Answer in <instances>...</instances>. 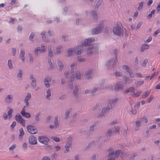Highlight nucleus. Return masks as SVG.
I'll list each match as a JSON object with an SVG mask.
<instances>
[{
	"label": "nucleus",
	"instance_id": "3c124183",
	"mask_svg": "<svg viewBox=\"0 0 160 160\" xmlns=\"http://www.w3.org/2000/svg\"><path fill=\"white\" fill-rule=\"evenodd\" d=\"M71 76H70V78H69V81L71 82H72L74 80V76L73 74V73H71Z\"/></svg>",
	"mask_w": 160,
	"mask_h": 160
},
{
	"label": "nucleus",
	"instance_id": "13d9d810",
	"mask_svg": "<svg viewBox=\"0 0 160 160\" xmlns=\"http://www.w3.org/2000/svg\"><path fill=\"white\" fill-rule=\"evenodd\" d=\"M19 72L18 74L17 77L18 78H21L22 75V72L21 70H19Z\"/></svg>",
	"mask_w": 160,
	"mask_h": 160
},
{
	"label": "nucleus",
	"instance_id": "a878e982",
	"mask_svg": "<svg viewBox=\"0 0 160 160\" xmlns=\"http://www.w3.org/2000/svg\"><path fill=\"white\" fill-rule=\"evenodd\" d=\"M108 152L109 153L108 157V158H112L113 157L114 152L113 149L112 148H110L108 150Z\"/></svg>",
	"mask_w": 160,
	"mask_h": 160
},
{
	"label": "nucleus",
	"instance_id": "0eeeda50",
	"mask_svg": "<svg viewBox=\"0 0 160 160\" xmlns=\"http://www.w3.org/2000/svg\"><path fill=\"white\" fill-rule=\"evenodd\" d=\"M98 47L97 45L95 48L93 45L89 46L87 49V54H92L93 52L98 51Z\"/></svg>",
	"mask_w": 160,
	"mask_h": 160
},
{
	"label": "nucleus",
	"instance_id": "f257e3e1",
	"mask_svg": "<svg viewBox=\"0 0 160 160\" xmlns=\"http://www.w3.org/2000/svg\"><path fill=\"white\" fill-rule=\"evenodd\" d=\"M112 31L115 35L119 36L123 35V30L120 25H117L114 27L112 29Z\"/></svg>",
	"mask_w": 160,
	"mask_h": 160
},
{
	"label": "nucleus",
	"instance_id": "c85d7f7f",
	"mask_svg": "<svg viewBox=\"0 0 160 160\" xmlns=\"http://www.w3.org/2000/svg\"><path fill=\"white\" fill-rule=\"evenodd\" d=\"M72 109L71 108H69L67 110L65 114V119H67L68 118L69 114L72 111Z\"/></svg>",
	"mask_w": 160,
	"mask_h": 160
},
{
	"label": "nucleus",
	"instance_id": "473e14b6",
	"mask_svg": "<svg viewBox=\"0 0 160 160\" xmlns=\"http://www.w3.org/2000/svg\"><path fill=\"white\" fill-rule=\"evenodd\" d=\"M58 66L59 67V70H61L63 68V64L61 61L59 60H58Z\"/></svg>",
	"mask_w": 160,
	"mask_h": 160
},
{
	"label": "nucleus",
	"instance_id": "8fccbe9b",
	"mask_svg": "<svg viewBox=\"0 0 160 160\" xmlns=\"http://www.w3.org/2000/svg\"><path fill=\"white\" fill-rule=\"evenodd\" d=\"M15 118L16 120L18 122V120L21 119L22 117L20 114L18 113L16 114Z\"/></svg>",
	"mask_w": 160,
	"mask_h": 160
},
{
	"label": "nucleus",
	"instance_id": "e433bc0d",
	"mask_svg": "<svg viewBox=\"0 0 160 160\" xmlns=\"http://www.w3.org/2000/svg\"><path fill=\"white\" fill-rule=\"evenodd\" d=\"M62 48V47L61 46H58L56 49V53L60 54L61 53V49Z\"/></svg>",
	"mask_w": 160,
	"mask_h": 160
},
{
	"label": "nucleus",
	"instance_id": "680f3d73",
	"mask_svg": "<svg viewBox=\"0 0 160 160\" xmlns=\"http://www.w3.org/2000/svg\"><path fill=\"white\" fill-rule=\"evenodd\" d=\"M141 123V122L140 119L139 120L136 121L135 122L136 125L137 127L140 126Z\"/></svg>",
	"mask_w": 160,
	"mask_h": 160
},
{
	"label": "nucleus",
	"instance_id": "864d4df0",
	"mask_svg": "<svg viewBox=\"0 0 160 160\" xmlns=\"http://www.w3.org/2000/svg\"><path fill=\"white\" fill-rule=\"evenodd\" d=\"M54 125L55 126V127H57L58 126V117H55L54 120Z\"/></svg>",
	"mask_w": 160,
	"mask_h": 160
},
{
	"label": "nucleus",
	"instance_id": "aec40b11",
	"mask_svg": "<svg viewBox=\"0 0 160 160\" xmlns=\"http://www.w3.org/2000/svg\"><path fill=\"white\" fill-rule=\"evenodd\" d=\"M29 143L33 145H35L37 144V139L36 138L33 136L29 137Z\"/></svg>",
	"mask_w": 160,
	"mask_h": 160
},
{
	"label": "nucleus",
	"instance_id": "39448f33",
	"mask_svg": "<svg viewBox=\"0 0 160 160\" xmlns=\"http://www.w3.org/2000/svg\"><path fill=\"white\" fill-rule=\"evenodd\" d=\"M112 130L110 128L108 129L107 130L103 141L104 142H108L110 140L112 134Z\"/></svg>",
	"mask_w": 160,
	"mask_h": 160
},
{
	"label": "nucleus",
	"instance_id": "a211bd4d",
	"mask_svg": "<svg viewBox=\"0 0 160 160\" xmlns=\"http://www.w3.org/2000/svg\"><path fill=\"white\" fill-rule=\"evenodd\" d=\"M30 78L31 81V86L34 88H36L37 86L36 80L34 77L33 75L31 74L30 76Z\"/></svg>",
	"mask_w": 160,
	"mask_h": 160
},
{
	"label": "nucleus",
	"instance_id": "4d7b16f0",
	"mask_svg": "<svg viewBox=\"0 0 160 160\" xmlns=\"http://www.w3.org/2000/svg\"><path fill=\"white\" fill-rule=\"evenodd\" d=\"M70 73L69 71H65L64 72V76L65 78L68 79V78L69 76H70Z\"/></svg>",
	"mask_w": 160,
	"mask_h": 160
},
{
	"label": "nucleus",
	"instance_id": "5701e85b",
	"mask_svg": "<svg viewBox=\"0 0 160 160\" xmlns=\"http://www.w3.org/2000/svg\"><path fill=\"white\" fill-rule=\"evenodd\" d=\"M109 110L107 109V106L106 108H103L101 112L99 114L98 116V117H102L104 115H105L107 111H108Z\"/></svg>",
	"mask_w": 160,
	"mask_h": 160
},
{
	"label": "nucleus",
	"instance_id": "a19ab883",
	"mask_svg": "<svg viewBox=\"0 0 160 160\" xmlns=\"http://www.w3.org/2000/svg\"><path fill=\"white\" fill-rule=\"evenodd\" d=\"M46 32H42L41 33V35L42 39V40H44V41H45V42H48L49 41L48 40H46L45 41V40L46 39V38L45 36Z\"/></svg>",
	"mask_w": 160,
	"mask_h": 160
},
{
	"label": "nucleus",
	"instance_id": "cd10ccee",
	"mask_svg": "<svg viewBox=\"0 0 160 160\" xmlns=\"http://www.w3.org/2000/svg\"><path fill=\"white\" fill-rule=\"evenodd\" d=\"M40 115L41 113L39 112L35 115V122L36 123H38L40 121Z\"/></svg>",
	"mask_w": 160,
	"mask_h": 160
},
{
	"label": "nucleus",
	"instance_id": "9b49d317",
	"mask_svg": "<svg viewBox=\"0 0 160 160\" xmlns=\"http://www.w3.org/2000/svg\"><path fill=\"white\" fill-rule=\"evenodd\" d=\"M32 95L30 93L28 92L27 95L25 96L24 99V102L26 104V107H29L30 106L28 101L31 98Z\"/></svg>",
	"mask_w": 160,
	"mask_h": 160
},
{
	"label": "nucleus",
	"instance_id": "c03bdc74",
	"mask_svg": "<svg viewBox=\"0 0 160 160\" xmlns=\"http://www.w3.org/2000/svg\"><path fill=\"white\" fill-rule=\"evenodd\" d=\"M25 51L24 49H21L20 51V58H24L25 55Z\"/></svg>",
	"mask_w": 160,
	"mask_h": 160
},
{
	"label": "nucleus",
	"instance_id": "4c0bfd02",
	"mask_svg": "<svg viewBox=\"0 0 160 160\" xmlns=\"http://www.w3.org/2000/svg\"><path fill=\"white\" fill-rule=\"evenodd\" d=\"M142 93L141 91L137 92L136 93L134 92L132 94V95L133 97H136L139 96Z\"/></svg>",
	"mask_w": 160,
	"mask_h": 160
},
{
	"label": "nucleus",
	"instance_id": "412c9836",
	"mask_svg": "<svg viewBox=\"0 0 160 160\" xmlns=\"http://www.w3.org/2000/svg\"><path fill=\"white\" fill-rule=\"evenodd\" d=\"M135 92V88L133 87H131L128 89L125 90L124 91V92L125 93H128L129 92H130L131 93H133Z\"/></svg>",
	"mask_w": 160,
	"mask_h": 160
},
{
	"label": "nucleus",
	"instance_id": "6ab92c4d",
	"mask_svg": "<svg viewBox=\"0 0 160 160\" xmlns=\"http://www.w3.org/2000/svg\"><path fill=\"white\" fill-rule=\"evenodd\" d=\"M13 99V97L12 95L9 94L7 95L5 98V102L8 104L12 102Z\"/></svg>",
	"mask_w": 160,
	"mask_h": 160
},
{
	"label": "nucleus",
	"instance_id": "c9c22d12",
	"mask_svg": "<svg viewBox=\"0 0 160 160\" xmlns=\"http://www.w3.org/2000/svg\"><path fill=\"white\" fill-rule=\"evenodd\" d=\"M18 123L21 124L22 126L25 127L26 126L25 120L22 118L17 122Z\"/></svg>",
	"mask_w": 160,
	"mask_h": 160
},
{
	"label": "nucleus",
	"instance_id": "bf43d9fd",
	"mask_svg": "<svg viewBox=\"0 0 160 160\" xmlns=\"http://www.w3.org/2000/svg\"><path fill=\"white\" fill-rule=\"evenodd\" d=\"M96 126L95 123H93L90 127V130L91 131H93L94 130V127Z\"/></svg>",
	"mask_w": 160,
	"mask_h": 160
},
{
	"label": "nucleus",
	"instance_id": "0e129e2a",
	"mask_svg": "<svg viewBox=\"0 0 160 160\" xmlns=\"http://www.w3.org/2000/svg\"><path fill=\"white\" fill-rule=\"evenodd\" d=\"M22 147L23 150L25 151H26L28 148V145L27 143L26 142L24 143L22 145Z\"/></svg>",
	"mask_w": 160,
	"mask_h": 160
},
{
	"label": "nucleus",
	"instance_id": "2f4dec72",
	"mask_svg": "<svg viewBox=\"0 0 160 160\" xmlns=\"http://www.w3.org/2000/svg\"><path fill=\"white\" fill-rule=\"evenodd\" d=\"M13 112V110L12 108L10 109L8 111V118L9 119H10L11 118L12 115V113Z\"/></svg>",
	"mask_w": 160,
	"mask_h": 160
},
{
	"label": "nucleus",
	"instance_id": "7c9ffc66",
	"mask_svg": "<svg viewBox=\"0 0 160 160\" xmlns=\"http://www.w3.org/2000/svg\"><path fill=\"white\" fill-rule=\"evenodd\" d=\"M150 93V91L149 90L146 91L142 95V98H145L148 97Z\"/></svg>",
	"mask_w": 160,
	"mask_h": 160
},
{
	"label": "nucleus",
	"instance_id": "49530a36",
	"mask_svg": "<svg viewBox=\"0 0 160 160\" xmlns=\"http://www.w3.org/2000/svg\"><path fill=\"white\" fill-rule=\"evenodd\" d=\"M137 154L136 152H134L131 156V157L129 158V160H134V159L137 156Z\"/></svg>",
	"mask_w": 160,
	"mask_h": 160
},
{
	"label": "nucleus",
	"instance_id": "72a5a7b5",
	"mask_svg": "<svg viewBox=\"0 0 160 160\" xmlns=\"http://www.w3.org/2000/svg\"><path fill=\"white\" fill-rule=\"evenodd\" d=\"M91 14L93 18L95 20H97L98 19V16L97 13L95 11H93L91 12Z\"/></svg>",
	"mask_w": 160,
	"mask_h": 160
},
{
	"label": "nucleus",
	"instance_id": "f3484780",
	"mask_svg": "<svg viewBox=\"0 0 160 160\" xmlns=\"http://www.w3.org/2000/svg\"><path fill=\"white\" fill-rule=\"evenodd\" d=\"M95 39L94 38H88L85 40L84 42L82 43L83 45L87 46L90 45L92 42H95Z\"/></svg>",
	"mask_w": 160,
	"mask_h": 160
},
{
	"label": "nucleus",
	"instance_id": "5fc2aeb1",
	"mask_svg": "<svg viewBox=\"0 0 160 160\" xmlns=\"http://www.w3.org/2000/svg\"><path fill=\"white\" fill-rule=\"evenodd\" d=\"M148 61L147 59H145L143 61V62L142 64V66L145 67L146 66L147 64Z\"/></svg>",
	"mask_w": 160,
	"mask_h": 160
},
{
	"label": "nucleus",
	"instance_id": "a18cd8bd",
	"mask_svg": "<svg viewBox=\"0 0 160 160\" xmlns=\"http://www.w3.org/2000/svg\"><path fill=\"white\" fill-rule=\"evenodd\" d=\"M155 12V10L153 9L151 13H149L147 16V18L148 19H150L152 17V16L153 14H154Z\"/></svg>",
	"mask_w": 160,
	"mask_h": 160
},
{
	"label": "nucleus",
	"instance_id": "09e8293b",
	"mask_svg": "<svg viewBox=\"0 0 160 160\" xmlns=\"http://www.w3.org/2000/svg\"><path fill=\"white\" fill-rule=\"evenodd\" d=\"M75 65V63H72L70 65V67L71 68V73H74V67Z\"/></svg>",
	"mask_w": 160,
	"mask_h": 160
},
{
	"label": "nucleus",
	"instance_id": "bb28decb",
	"mask_svg": "<svg viewBox=\"0 0 160 160\" xmlns=\"http://www.w3.org/2000/svg\"><path fill=\"white\" fill-rule=\"evenodd\" d=\"M19 139H22V136L24 135V132L22 128H21L19 129Z\"/></svg>",
	"mask_w": 160,
	"mask_h": 160
},
{
	"label": "nucleus",
	"instance_id": "423d86ee",
	"mask_svg": "<svg viewBox=\"0 0 160 160\" xmlns=\"http://www.w3.org/2000/svg\"><path fill=\"white\" fill-rule=\"evenodd\" d=\"M27 128L28 132L32 134H33L37 133V129L34 126L29 125L27 126Z\"/></svg>",
	"mask_w": 160,
	"mask_h": 160
},
{
	"label": "nucleus",
	"instance_id": "79ce46f5",
	"mask_svg": "<svg viewBox=\"0 0 160 160\" xmlns=\"http://www.w3.org/2000/svg\"><path fill=\"white\" fill-rule=\"evenodd\" d=\"M102 0H98L97 2L95 8H98L102 4Z\"/></svg>",
	"mask_w": 160,
	"mask_h": 160
},
{
	"label": "nucleus",
	"instance_id": "f704fd0d",
	"mask_svg": "<svg viewBox=\"0 0 160 160\" xmlns=\"http://www.w3.org/2000/svg\"><path fill=\"white\" fill-rule=\"evenodd\" d=\"M76 79L77 80H80L81 79V74L79 71H77L76 72Z\"/></svg>",
	"mask_w": 160,
	"mask_h": 160
},
{
	"label": "nucleus",
	"instance_id": "774afa93",
	"mask_svg": "<svg viewBox=\"0 0 160 160\" xmlns=\"http://www.w3.org/2000/svg\"><path fill=\"white\" fill-rule=\"evenodd\" d=\"M78 62H83L85 61V60L83 58H82L80 57H78Z\"/></svg>",
	"mask_w": 160,
	"mask_h": 160
},
{
	"label": "nucleus",
	"instance_id": "6e6d98bb",
	"mask_svg": "<svg viewBox=\"0 0 160 160\" xmlns=\"http://www.w3.org/2000/svg\"><path fill=\"white\" fill-rule=\"evenodd\" d=\"M138 109V108H136L134 107V108H132V110L131 111V112L132 114H136L137 113V109Z\"/></svg>",
	"mask_w": 160,
	"mask_h": 160
},
{
	"label": "nucleus",
	"instance_id": "f8f14e48",
	"mask_svg": "<svg viewBox=\"0 0 160 160\" xmlns=\"http://www.w3.org/2000/svg\"><path fill=\"white\" fill-rule=\"evenodd\" d=\"M122 154L123 152L122 151L117 150L114 152L113 157L115 158H118V160H119L121 159V157L123 159Z\"/></svg>",
	"mask_w": 160,
	"mask_h": 160
},
{
	"label": "nucleus",
	"instance_id": "6e6552de",
	"mask_svg": "<svg viewBox=\"0 0 160 160\" xmlns=\"http://www.w3.org/2000/svg\"><path fill=\"white\" fill-rule=\"evenodd\" d=\"M46 48L44 46L41 45V48L37 47L35 48L34 52L35 55H38V52L39 51L40 53L44 52L46 51Z\"/></svg>",
	"mask_w": 160,
	"mask_h": 160
},
{
	"label": "nucleus",
	"instance_id": "37998d69",
	"mask_svg": "<svg viewBox=\"0 0 160 160\" xmlns=\"http://www.w3.org/2000/svg\"><path fill=\"white\" fill-rule=\"evenodd\" d=\"M142 123H147L148 122V120L147 118H145V117H142V118H141L139 119Z\"/></svg>",
	"mask_w": 160,
	"mask_h": 160
},
{
	"label": "nucleus",
	"instance_id": "338daca9",
	"mask_svg": "<svg viewBox=\"0 0 160 160\" xmlns=\"http://www.w3.org/2000/svg\"><path fill=\"white\" fill-rule=\"evenodd\" d=\"M143 2H140L139 3V5L138 7V9H142L143 6Z\"/></svg>",
	"mask_w": 160,
	"mask_h": 160
},
{
	"label": "nucleus",
	"instance_id": "dca6fc26",
	"mask_svg": "<svg viewBox=\"0 0 160 160\" xmlns=\"http://www.w3.org/2000/svg\"><path fill=\"white\" fill-rule=\"evenodd\" d=\"M25 106H24L23 107L20 113L23 116L25 117L26 118H29L31 117L30 114L29 112H25Z\"/></svg>",
	"mask_w": 160,
	"mask_h": 160
},
{
	"label": "nucleus",
	"instance_id": "393cba45",
	"mask_svg": "<svg viewBox=\"0 0 160 160\" xmlns=\"http://www.w3.org/2000/svg\"><path fill=\"white\" fill-rule=\"evenodd\" d=\"M149 45L146 44H142L141 46L140 51L142 52H143L145 50H147L149 48Z\"/></svg>",
	"mask_w": 160,
	"mask_h": 160
},
{
	"label": "nucleus",
	"instance_id": "4be33fe9",
	"mask_svg": "<svg viewBox=\"0 0 160 160\" xmlns=\"http://www.w3.org/2000/svg\"><path fill=\"white\" fill-rule=\"evenodd\" d=\"M78 88L77 85H76L75 86L74 89L72 92V94L74 97L76 98L78 97Z\"/></svg>",
	"mask_w": 160,
	"mask_h": 160
},
{
	"label": "nucleus",
	"instance_id": "ddd939ff",
	"mask_svg": "<svg viewBox=\"0 0 160 160\" xmlns=\"http://www.w3.org/2000/svg\"><path fill=\"white\" fill-rule=\"evenodd\" d=\"M51 81V78L49 76H46L44 80V83L45 86L47 88H49L50 85L49 82Z\"/></svg>",
	"mask_w": 160,
	"mask_h": 160
},
{
	"label": "nucleus",
	"instance_id": "de8ad7c7",
	"mask_svg": "<svg viewBox=\"0 0 160 160\" xmlns=\"http://www.w3.org/2000/svg\"><path fill=\"white\" fill-rule=\"evenodd\" d=\"M8 66L9 68H13V65L12 63V61L11 59H9L8 61Z\"/></svg>",
	"mask_w": 160,
	"mask_h": 160
},
{
	"label": "nucleus",
	"instance_id": "1a4fd4ad",
	"mask_svg": "<svg viewBox=\"0 0 160 160\" xmlns=\"http://www.w3.org/2000/svg\"><path fill=\"white\" fill-rule=\"evenodd\" d=\"M83 47L82 45L77 46L73 49L74 53L78 55H80L83 51Z\"/></svg>",
	"mask_w": 160,
	"mask_h": 160
},
{
	"label": "nucleus",
	"instance_id": "603ef678",
	"mask_svg": "<svg viewBox=\"0 0 160 160\" xmlns=\"http://www.w3.org/2000/svg\"><path fill=\"white\" fill-rule=\"evenodd\" d=\"M114 128L115 129L114 132L115 133L117 132L119 134L120 132V128L117 126H115Z\"/></svg>",
	"mask_w": 160,
	"mask_h": 160
},
{
	"label": "nucleus",
	"instance_id": "f03ea898",
	"mask_svg": "<svg viewBox=\"0 0 160 160\" xmlns=\"http://www.w3.org/2000/svg\"><path fill=\"white\" fill-rule=\"evenodd\" d=\"M118 101V98L117 97L114 98H109L108 100V103L107 105V109L108 110L111 109L114 106V105Z\"/></svg>",
	"mask_w": 160,
	"mask_h": 160
},
{
	"label": "nucleus",
	"instance_id": "4468645a",
	"mask_svg": "<svg viewBox=\"0 0 160 160\" xmlns=\"http://www.w3.org/2000/svg\"><path fill=\"white\" fill-rule=\"evenodd\" d=\"M92 70L91 69L86 71L85 73L86 78L88 80L92 79Z\"/></svg>",
	"mask_w": 160,
	"mask_h": 160
},
{
	"label": "nucleus",
	"instance_id": "052dcab7",
	"mask_svg": "<svg viewBox=\"0 0 160 160\" xmlns=\"http://www.w3.org/2000/svg\"><path fill=\"white\" fill-rule=\"evenodd\" d=\"M143 22L142 21L139 22L137 26L136 27V29H139L140 27L142 25Z\"/></svg>",
	"mask_w": 160,
	"mask_h": 160
},
{
	"label": "nucleus",
	"instance_id": "ea45409f",
	"mask_svg": "<svg viewBox=\"0 0 160 160\" xmlns=\"http://www.w3.org/2000/svg\"><path fill=\"white\" fill-rule=\"evenodd\" d=\"M144 83L143 81H139L136 83V85L137 87H140Z\"/></svg>",
	"mask_w": 160,
	"mask_h": 160
},
{
	"label": "nucleus",
	"instance_id": "58836bf2",
	"mask_svg": "<svg viewBox=\"0 0 160 160\" xmlns=\"http://www.w3.org/2000/svg\"><path fill=\"white\" fill-rule=\"evenodd\" d=\"M123 69L126 70L127 72H130L132 69L128 66L126 65H124L122 66Z\"/></svg>",
	"mask_w": 160,
	"mask_h": 160
},
{
	"label": "nucleus",
	"instance_id": "7ed1b4c3",
	"mask_svg": "<svg viewBox=\"0 0 160 160\" xmlns=\"http://www.w3.org/2000/svg\"><path fill=\"white\" fill-rule=\"evenodd\" d=\"M117 59L112 58L108 61L106 63V66L108 68H111L115 67L117 63Z\"/></svg>",
	"mask_w": 160,
	"mask_h": 160
},
{
	"label": "nucleus",
	"instance_id": "b1692460",
	"mask_svg": "<svg viewBox=\"0 0 160 160\" xmlns=\"http://www.w3.org/2000/svg\"><path fill=\"white\" fill-rule=\"evenodd\" d=\"M47 94L46 95L45 98L46 99L48 100H50V97L51 96V90L50 89H48L46 90Z\"/></svg>",
	"mask_w": 160,
	"mask_h": 160
},
{
	"label": "nucleus",
	"instance_id": "2eb2a0df",
	"mask_svg": "<svg viewBox=\"0 0 160 160\" xmlns=\"http://www.w3.org/2000/svg\"><path fill=\"white\" fill-rule=\"evenodd\" d=\"M123 87V84L121 82H117L115 86L114 89L116 91H117L120 89H122Z\"/></svg>",
	"mask_w": 160,
	"mask_h": 160
},
{
	"label": "nucleus",
	"instance_id": "c756f323",
	"mask_svg": "<svg viewBox=\"0 0 160 160\" xmlns=\"http://www.w3.org/2000/svg\"><path fill=\"white\" fill-rule=\"evenodd\" d=\"M73 51V48H70L68 49L67 50V57H70L72 55Z\"/></svg>",
	"mask_w": 160,
	"mask_h": 160
},
{
	"label": "nucleus",
	"instance_id": "9d476101",
	"mask_svg": "<svg viewBox=\"0 0 160 160\" xmlns=\"http://www.w3.org/2000/svg\"><path fill=\"white\" fill-rule=\"evenodd\" d=\"M38 140L41 143L47 145L49 141V139L47 137L43 136H39Z\"/></svg>",
	"mask_w": 160,
	"mask_h": 160
},
{
	"label": "nucleus",
	"instance_id": "69168bd1",
	"mask_svg": "<svg viewBox=\"0 0 160 160\" xmlns=\"http://www.w3.org/2000/svg\"><path fill=\"white\" fill-rule=\"evenodd\" d=\"M115 74L116 76H118V77H121L122 75V73L119 71H116L115 72Z\"/></svg>",
	"mask_w": 160,
	"mask_h": 160
},
{
	"label": "nucleus",
	"instance_id": "20e7f679",
	"mask_svg": "<svg viewBox=\"0 0 160 160\" xmlns=\"http://www.w3.org/2000/svg\"><path fill=\"white\" fill-rule=\"evenodd\" d=\"M103 28V26L102 24H99L96 28H93L92 31V35L97 34L101 32L102 29Z\"/></svg>",
	"mask_w": 160,
	"mask_h": 160
},
{
	"label": "nucleus",
	"instance_id": "e2e57ef3",
	"mask_svg": "<svg viewBox=\"0 0 160 160\" xmlns=\"http://www.w3.org/2000/svg\"><path fill=\"white\" fill-rule=\"evenodd\" d=\"M98 90V88H94L91 91V92L92 95H93L94 93L96 92Z\"/></svg>",
	"mask_w": 160,
	"mask_h": 160
}]
</instances>
